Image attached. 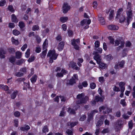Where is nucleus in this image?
I'll return each instance as SVG.
<instances>
[{
	"mask_svg": "<svg viewBox=\"0 0 135 135\" xmlns=\"http://www.w3.org/2000/svg\"><path fill=\"white\" fill-rule=\"evenodd\" d=\"M77 99L76 103L77 104H85L89 100V97L85 96L84 93L78 94L76 97Z\"/></svg>",
	"mask_w": 135,
	"mask_h": 135,
	"instance_id": "1",
	"label": "nucleus"
},
{
	"mask_svg": "<svg viewBox=\"0 0 135 135\" xmlns=\"http://www.w3.org/2000/svg\"><path fill=\"white\" fill-rule=\"evenodd\" d=\"M123 11V9L122 8H119L117 12L115 17L116 19H119L120 22L121 23L123 22L126 19L125 16L122 13Z\"/></svg>",
	"mask_w": 135,
	"mask_h": 135,
	"instance_id": "2",
	"label": "nucleus"
},
{
	"mask_svg": "<svg viewBox=\"0 0 135 135\" xmlns=\"http://www.w3.org/2000/svg\"><path fill=\"white\" fill-rule=\"evenodd\" d=\"M57 55L56 54L54 50H50L47 55V57H50L49 62L51 63L53 62V60L56 59Z\"/></svg>",
	"mask_w": 135,
	"mask_h": 135,
	"instance_id": "3",
	"label": "nucleus"
},
{
	"mask_svg": "<svg viewBox=\"0 0 135 135\" xmlns=\"http://www.w3.org/2000/svg\"><path fill=\"white\" fill-rule=\"evenodd\" d=\"M131 4L130 2L128 3V5L127 6V22L128 24H129V21L132 19V11L131 10Z\"/></svg>",
	"mask_w": 135,
	"mask_h": 135,
	"instance_id": "4",
	"label": "nucleus"
},
{
	"mask_svg": "<svg viewBox=\"0 0 135 135\" xmlns=\"http://www.w3.org/2000/svg\"><path fill=\"white\" fill-rule=\"evenodd\" d=\"M71 44L74 46V48L77 50H79L80 48L79 46L80 45V41L79 39L76 40L74 39L71 40Z\"/></svg>",
	"mask_w": 135,
	"mask_h": 135,
	"instance_id": "5",
	"label": "nucleus"
},
{
	"mask_svg": "<svg viewBox=\"0 0 135 135\" xmlns=\"http://www.w3.org/2000/svg\"><path fill=\"white\" fill-rule=\"evenodd\" d=\"M122 124L120 119L117 120L114 123V128L116 131H119L121 128Z\"/></svg>",
	"mask_w": 135,
	"mask_h": 135,
	"instance_id": "6",
	"label": "nucleus"
},
{
	"mask_svg": "<svg viewBox=\"0 0 135 135\" xmlns=\"http://www.w3.org/2000/svg\"><path fill=\"white\" fill-rule=\"evenodd\" d=\"M78 80V77L76 74L74 75L73 77L70 80L69 84L71 85H73L76 83V81Z\"/></svg>",
	"mask_w": 135,
	"mask_h": 135,
	"instance_id": "7",
	"label": "nucleus"
},
{
	"mask_svg": "<svg viewBox=\"0 0 135 135\" xmlns=\"http://www.w3.org/2000/svg\"><path fill=\"white\" fill-rule=\"evenodd\" d=\"M70 6H69L67 3H64L62 7L63 13H66L68 11L70 10Z\"/></svg>",
	"mask_w": 135,
	"mask_h": 135,
	"instance_id": "8",
	"label": "nucleus"
},
{
	"mask_svg": "<svg viewBox=\"0 0 135 135\" xmlns=\"http://www.w3.org/2000/svg\"><path fill=\"white\" fill-rule=\"evenodd\" d=\"M124 62V61H122L119 63L116 64L115 65L114 68L115 69H119L123 67Z\"/></svg>",
	"mask_w": 135,
	"mask_h": 135,
	"instance_id": "9",
	"label": "nucleus"
},
{
	"mask_svg": "<svg viewBox=\"0 0 135 135\" xmlns=\"http://www.w3.org/2000/svg\"><path fill=\"white\" fill-rule=\"evenodd\" d=\"M91 22L90 20H87L86 19H84L81 22V26H83L84 24L89 25Z\"/></svg>",
	"mask_w": 135,
	"mask_h": 135,
	"instance_id": "10",
	"label": "nucleus"
},
{
	"mask_svg": "<svg viewBox=\"0 0 135 135\" xmlns=\"http://www.w3.org/2000/svg\"><path fill=\"white\" fill-rule=\"evenodd\" d=\"M108 28L110 30H117L118 29V26L113 25H111L108 26Z\"/></svg>",
	"mask_w": 135,
	"mask_h": 135,
	"instance_id": "11",
	"label": "nucleus"
},
{
	"mask_svg": "<svg viewBox=\"0 0 135 135\" xmlns=\"http://www.w3.org/2000/svg\"><path fill=\"white\" fill-rule=\"evenodd\" d=\"M64 41H61L57 47V49L59 51L62 50L64 47Z\"/></svg>",
	"mask_w": 135,
	"mask_h": 135,
	"instance_id": "12",
	"label": "nucleus"
},
{
	"mask_svg": "<svg viewBox=\"0 0 135 135\" xmlns=\"http://www.w3.org/2000/svg\"><path fill=\"white\" fill-rule=\"evenodd\" d=\"M125 83L122 82H120L119 84V86L120 88V91H124L125 89L124 85Z\"/></svg>",
	"mask_w": 135,
	"mask_h": 135,
	"instance_id": "13",
	"label": "nucleus"
},
{
	"mask_svg": "<svg viewBox=\"0 0 135 135\" xmlns=\"http://www.w3.org/2000/svg\"><path fill=\"white\" fill-rule=\"evenodd\" d=\"M94 59L95 60L97 63L101 62L100 56L99 55H96L94 57Z\"/></svg>",
	"mask_w": 135,
	"mask_h": 135,
	"instance_id": "14",
	"label": "nucleus"
},
{
	"mask_svg": "<svg viewBox=\"0 0 135 135\" xmlns=\"http://www.w3.org/2000/svg\"><path fill=\"white\" fill-rule=\"evenodd\" d=\"M6 53V51H4L2 49L0 50V57L1 58H4L5 56L3 54H5Z\"/></svg>",
	"mask_w": 135,
	"mask_h": 135,
	"instance_id": "15",
	"label": "nucleus"
},
{
	"mask_svg": "<svg viewBox=\"0 0 135 135\" xmlns=\"http://www.w3.org/2000/svg\"><path fill=\"white\" fill-rule=\"evenodd\" d=\"M94 114V112H91L88 115V122H89L90 120L93 119Z\"/></svg>",
	"mask_w": 135,
	"mask_h": 135,
	"instance_id": "16",
	"label": "nucleus"
},
{
	"mask_svg": "<svg viewBox=\"0 0 135 135\" xmlns=\"http://www.w3.org/2000/svg\"><path fill=\"white\" fill-rule=\"evenodd\" d=\"M48 44V41L47 39H45L43 45V50H45L47 49Z\"/></svg>",
	"mask_w": 135,
	"mask_h": 135,
	"instance_id": "17",
	"label": "nucleus"
},
{
	"mask_svg": "<svg viewBox=\"0 0 135 135\" xmlns=\"http://www.w3.org/2000/svg\"><path fill=\"white\" fill-rule=\"evenodd\" d=\"M106 110L103 111V114H105L107 113H108L109 112H111L112 111V109L109 108L107 105V108L106 109Z\"/></svg>",
	"mask_w": 135,
	"mask_h": 135,
	"instance_id": "18",
	"label": "nucleus"
},
{
	"mask_svg": "<svg viewBox=\"0 0 135 135\" xmlns=\"http://www.w3.org/2000/svg\"><path fill=\"white\" fill-rule=\"evenodd\" d=\"M99 17V20L102 24L103 25L105 24V21L103 17H102L101 15H98Z\"/></svg>",
	"mask_w": 135,
	"mask_h": 135,
	"instance_id": "19",
	"label": "nucleus"
},
{
	"mask_svg": "<svg viewBox=\"0 0 135 135\" xmlns=\"http://www.w3.org/2000/svg\"><path fill=\"white\" fill-rule=\"evenodd\" d=\"M30 127L28 126H26L25 127H21L20 129L22 131H27L30 129Z\"/></svg>",
	"mask_w": 135,
	"mask_h": 135,
	"instance_id": "20",
	"label": "nucleus"
},
{
	"mask_svg": "<svg viewBox=\"0 0 135 135\" xmlns=\"http://www.w3.org/2000/svg\"><path fill=\"white\" fill-rule=\"evenodd\" d=\"M99 65V67L100 68L102 69H105L106 67V64L102 62L101 61L98 63Z\"/></svg>",
	"mask_w": 135,
	"mask_h": 135,
	"instance_id": "21",
	"label": "nucleus"
},
{
	"mask_svg": "<svg viewBox=\"0 0 135 135\" xmlns=\"http://www.w3.org/2000/svg\"><path fill=\"white\" fill-rule=\"evenodd\" d=\"M0 89L5 91H7L8 89V87L6 85H4L2 84H0Z\"/></svg>",
	"mask_w": 135,
	"mask_h": 135,
	"instance_id": "22",
	"label": "nucleus"
},
{
	"mask_svg": "<svg viewBox=\"0 0 135 135\" xmlns=\"http://www.w3.org/2000/svg\"><path fill=\"white\" fill-rule=\"evenodd\" d=\"M37 78V76L36 75H35L33 76L30 79L31 82L32 83H34L36 82Z\"/></svg>",
	"mask_w": 135,
	"mask_h": 135,
	"instance_id": "23",
	"label": "nucleus"
},
{
	"mask_svg": "<svg viewBox=\"0 0 135 135\" xmlns=\"http://www.w3.org/2000/svg\"><path fill=\"white\" fill-rule=\"evenodd\" d=\"M47 50V49L44 50L42 53L40 54V55L41 58H45Z\"/></svg>",
	"mask_w": 135,
	"mask_h": 135,
	"instance_id": "24",
	"label": "nucleus"
},
{
	"mask_svg": "<svg viewBox=\"0 0 135 135\" xmlns=\"http://www.w3.org/2000/svg\"><path fill=\"white\" fill-rule=\"evenodd\" d=\"M12 21L15 22L17 23L18 22V20L17 19L16 16L14 14L12 15Z\"/></svg>",
	"mask_w": 135,
	"mask_h": 135,
	"instance_id": "25",
	"label": "nucleus"
},
{
	"mask_svg": "<svg viewBox=\"0 0 135 135\" xmlns=\"http://www.w3.org/2000/svg\"><path fill=\"white\" fill-rule=\"evenodd\" d=\"M68 19V18L67 17H62L60 18V21L62 23H64L66 22Z\"/></svg>",
	"mask_w": 135,
	"mask_h": 135,
	"instance_id": "26",
	"label": "nucleus"
},
{
	"mask_svg": "<svg viewBox=\"0 0 135 135\" xmlns=\"http://www.w3.org/2000/svg\"><path fill=\"white\" fill-rule=\"evenodd\" d=\"M67 111L71 114H75L76 113L74 109L70 108H68Z\"/></svg>",
	"mask_w": 135,
	"mask_h": 135,
	"instance_id": "27",
	"label": "nucleus"
},
{
	"mask_svg": "<svg viewBox=\"0 0 135 135\" xmlns=\"http://www.w3.org/2000/svg\"><path fill=\"white\" fill-rule=\"evenodd\" d=\"M107 108V105H105L100 107L99 108V112H102V113L103 114V111H104V110L106 109Z\"/></svg>",
	"mask_w": 135,
	"mask_h": 135,
	"instance_id": "28",
	"label": "nucleus"
},
{
	"mask_svg": "<svg viewBox=\"0 0 135 135\" xmlns=\"http://www.w3.org/2000/svg\"><path fill=\"white\" fill-rule=\"evenodd\" d=\"M18 93V91L16 90V91L14 92L11 95V99H14L16 97Z\"/></svg>",
	"mask_w": 135,
	"mask_h": 135,
	"instance_id": "29",
	"label": "nucleus"
},
{
	"mask_svg": "<svg viewBox=\"0 0 135 135\" xmlns=\"http://www.w3.org/2000/svg\"><path fill=\"white\" fill-rule=\"evenodd\" d=\"M124 42L123 41H121L120 44L121 45L119 46L117 48V49L118 50H120L121 49H123L124 46Z\"/></svg>",
	"mask_w": 135,
	"mask_h": 135,
	"instance_id": "30",
	"label": "nucleus"
},
{
	"mask_svg": "<svg viewBox=\"0 0 135 135\" xmlns=\"http://www.w3.org/2000/svg\"><path fill=\"white\" fill-rule=\"evenodd\" d=\"M25 61V60H24L23 59H21L17 61L16 62V64L17 65H21Z\"/></svg>",
	"mask_w": 135,
	"mask_h": 135,
	"instance_id": "31",
	"label": "nucleus"
},
{
	"mask_svg": "<svg viewBox=\"0 0 135 135\" xmlns=\"http://www.w3.org/2000/svg\"><path fill=\"white\" fill-rule=\"evenodd\" d=\"M22 55L21 52L20 51H17L16 53V58L19 59L21 58Z\"/></svg>",
	"mask_w": 135,
	"mask_h": 135,
	"instance_id": "32",
	"label": "nucleus"
},
{
	"mask_svg": "<svg viewBox=\"0 0 135 135\" xmlns=\"http://www.w3.org/2000/svg\"><path fill=\"white\" fill-rule=\"evenodd\" d=\"M69 67H71L73 69L75 66H76V64L74 62H71L69 64Z\"/></svg>",
	"mask_w": 135,
	"mask_h": 135,
	"instance_id": "33",
	"label": "nucleus"
},
{
	"mask_svg": "<svg viewBox=\"0 0 135 135\" xmlns=\"http://www.w3.org/2000/svg\"><path fill=\"white\" fill-rule=\"evenodd\" d=\"M103 120H99L97 123V127H100L103 124Z\"/></svg>",
	"mask_w": 135,
	"mask_h": 135,
	"instance_id": "34",
	"label": "nucleus"
},
{
	"mask_svg": "<svg viewBox=\"0 0 135 135\" xmlns=\"http://www.w3.org/2000/svg\"><path fill=\"white\" fill-rule=\"evenodd\" d=\"M39 27L38 25H34L32 26V30L33 31L38 30L39 29Z\"/></svg>",
	"mask_w": 135,
	"mask_h": 135,
	"instance_id": "35",
	"label": "nucleus"
},
{
	"mask_svg": "<svg viewBox=\"0 0 135 135\" xmlns=\"http://www.w3.org/2000/svg\"><path fill=\"white\" fill-rule=\"evenodd\" d=\"M11 41L15 45H17L19 43L18 41L15 39L14 37H12V38Z\"/></svg>",
	"mask_w": 135,
	"mask_h": 135,
	"instance_id": "36",
	"label": "nucleus"
},
{
	"mask_svg": "<svg viewBox=\"0 0 135 135\" xmlns=\"http://www.w3.org/2000/svg\"><path fill=\"white\" fill-rule=\"evenodd\" d=\"M77 123L76 122L71 123L70 122H69L68 123V125L69 126H70L71 127H74L76 125Z\"/></svg>",
	"mask_w": 135,
	"mask_h": 135,
	"instance_id": "37",
	"label": "nucleus"
},
{
	"mask_svg": "<svg viewBox=\"0 0 135 135\" xmlns=\"http://www.w3.org/2000/svg\"><path fill=\"white\" fill-rule=\"evenodd\" d=\"M49 129L47 126H44L42 129V131L43 132L46 133V132H48Z\"/></svg>",
	"mask_w": 135,
	"mask_h": 135,
	"instance_id": "38",
	"label": "nucleus"
},
{
	"mask_svg": "<svg viewBox=\"0 0 135 135\" xmlns=\"http://www.w3.org/2000/svg\"><path fill=\"white\" fill-rule=\"evenodd\" d=\"M95 100L97 102L99 101L102 102L103 101L102 98L100 97L99 96H97L95 97Z\"/></svg>",
	"mask_w": 135,
	"mask_h": 135,
	"instance_id": "39",
	"label": "nucleus"
},
{
	"mask_svg": "<svg viewBox=\"0 0 135 135\" xmlns=\"http://www.w3.org/2000/svg\"><path fill=\"white\" fill-rule=\"evenodd\" d=\"M15 35L17 36L20 34V32L19 31L16 30H14L12 32Z\"/></svg>",
	"mask_w": 135,
	"mask_h": 135,
	"instance_id": "40",
	"label": "nucleus"
},
{
	"mask_svg": "<svg viewBox=\"0 0 135 135\" xmlns=\"http://www.w3.org/2000/svg\"><path fill=\"white\" fill-rule=\"evenodd\" d=\"M90 88L91 89H94L95 88L96 86V84L94 83H91L90 84Z\"/></svg>",
	"mask_w": 135,
	"mask_h": 135,
	"instance_id": "41",
	"label": "nucleus"
},
{
	"mask_svg": "<svg viewBox=\"0 0 135 135\" xmlns=\"http://www.w3.org/2000/svg\"><path fill=\"white\" fill-rule=\"evenodd\" d=\"M16 60V59L14 56H11L9 59L10 61L13 64Z\"/></svg>",
	"mask_w": 135,
	"mask_h": 135,
	"instance_id": "42",
	"label": "nucleus"
},
{
	"mask_svg": "<svg viewBox=\"0 0 135 135\" xmlns=\"http://www.w3.org/2000/svg\"><path fill=\"white\" fill-rule=\"evenodd\" d=\"M120 103L123 105L124 107L127 104L125 102V100L124 99H121L120 102Z\"/></svg>",
	"mask_w": 135,
	"mask_h": 135,
	"instance_id": "43",
	"label": "nucleus"
},
{
	"mask_svg": "<svg viewBox=\"0 0 135 135\" xmlns=\"http://www.w3.org/2000/svg\"><path fill=\"white\" fill-rule=\"evenodd\" d=\"M19 26L21 28H22L25 26L24 23L22 22H20L19 23Z\"/></svg>",
	"mask_w": 135,
	"mask_h": 135,
	"instance_id": "44",
	"label": "nucleus"
},
{
	"mask_svg": "<svg viewBox=\"0 0 135 135\" xmlns=\"http://www.w3.org/2000/svg\"><path fill=\"white\" fill-rule=\"evenodd\" d=\"M65 113V112H64V109L63 108L59 116L61 117H63L64 116Z\"/></svg>",
	"mask_w": 135,
	"mask_h": 135,
	"instance_id": "45",
	"label": "nucleus"
},
{
	"mask_svg": "<svg viewBox=\"0 0 135 135\" xmlns=\"http://www.w3.org/2000/svg\"><path fill=\"white\" fill-rule=\"evenodd\" d=\"M35 59V57L34 56H32L28 59V61L29 62H31L33 61Z\"/></svg>",
	"mask_w": 135,
	"mask_h": 135,
	"instance_id": "46",
	"label": "nucleus"
},
{
	"mask_svg": "<svg viewBox=\"0 0 135 135\" xmlns=\"http://www.w3.org/2000/svg\"><path fill=\"white\" fill-rule=\"evenodd\" d=\"M16 76L18 77H20L23 76V74L20 72L16 73Z\"/></svg>",
	"mask_w": 135,
	"mask_h": 135,
	"instance_id": "47",
	"label": "nucleus"
},
{
	"mask_svg": "<svg viewBox=\"0 0 135 135\" xmlns=\"http://www.w3.org/2000/svg\"><path fill=\"white\" fill-rule=\"evenodd\" d=\"M8 9L11 12H13L14 11V10L12 5H9L8 7Z\"/></svg>",
	"mask_w": 135,
	"mask_h": 135,
	"instance_id": "48",
	"label": "nucleus"
},
{
	"mask_svg": "<svg viewBox=\"0 0 135 135\" xmlns=\"http://www.w3.org/2000/svg\"><path fill=\"white\" fill-rule=\"evenodd\" d=\"M56 39L57 41H61L62 40V38L61 36L60 35H58L56 37Z\"/></svg>",
	"mask_w": 135,
	"mask_h": 135,
	"instance_id": "49",
	"label": "nucleus"
},
{
	"mask_svg": "<svg viewBox=\"0 0 135 135\" xmlns=\"http://www.w3.org/2000/svg\"><path fill=\"white\" fill-rule=\"evenodd\" d=\"M128 126L129 128L132 129L133 127V123L132 120L129 121L128 123Z\"/></svg>",
	"mask_w": 135,
	"mask_h": 135,
	"instance_id": "50",
	"label": "nucleus"
},
{
	"mask_svg": "<svg viewBox=\"0 0 135 135\" xmlns=\"http://www.w3.org/2000/svg\"><path fill=\"white\" fill-rule=\"evenodd\" d=\"M66 133L68 135H73V133L72 131L70 129H67L66 131Z\"/></svg>",
	"mask_w": 135,
	"mask_h": 135,
	"instance_id": "51",
	"label": "nucleus"
},
{
	"mask_svg": "<svg viewBox=\"0 0 135 135\" xmlns=\"http://www.w3.org/2000/svg\"><path fill=\"white\" fill-rule=\"evenodd\" d=\"M82 84L83 86L84 87H87L88 85L87 83V82L86 81H85L83 82L82 83Z\"/></svg>",
	"mask_w": 135,
	"mask_h": 135,
	"instance_id": "52",
	"label": "nucleus"
},
{
	"mask_svg": "<svg viewBox=\"0 0 135 135\" xmlns=\"http://www.w3.org/2000/svg\"><path fill=\"white\" fill-rule=\"evenodd\" d=\"M6 1L4 0H2L0 1V6H3L6 3Z\"/></svg>",
	"mask_w": 135,
	"mask_h": 135,
	"instance_id": "53",
	"label": "nucleus"
},
{
	"mask_svg": "<svg viewBox=\"0 0 135 135\" xmlns=\"http://www.w3.org/2000/svg\"><path fill=\"white\" fill-rule=\"evenodd\" d=\"M100 45V42L98 41H96L95 43V47H98Z\"/></svg>",
	"mask_w": 135,
	"mask_h": 135,
	"instance_id": "54",
	"label": "nucleus"
},
{
	"mask_svg": "<svg viewBox=\"0 0 135 135\" xmlns=\"http://www.w3.org/2000/svg\"><path fill=\"white\" fill-rule=\"evenodd\" d=\"M30 49H27L26 52V53L25 56L27 58H28L30 55Z\"/></svg>",
	"mask_w": 135,
	"mask_h": 135,
	"instance_id": "55",
	"label": "nucleus"
},
{
	"mask_svg": "<svg viewBox=\"0 0 135 135\" xmlns=\"http://www.w3.org/2000/svg\"><path fill=\"white\" fill-rule=\"evenodd\" d=\"M113 90L116 91H120V89L118 87H117L116 86H115L113 88Z\"/></svg>",
	"mask_w": 135,
	"mask_h": 135,
	"instance_id": "56",
	"label": "nucleus"
},
{
	"mask_svg": "<svg viewBox=\"0 0 135 135\" xmlns=\"http://www.w3.org/2000/svg\"><path fill=\"white\" fill-rule=\"evenodd\" d=\"M121 115L120 112L119 110L116 113L115 116L118 117H119Z\"/></svg>",
	"mask_w": 135,
	"mask_h": 135,
	"instance_id": "57",
	"label": "nucleus"
},
{
	"mask_svg": "<svg viewBox=\"0 0 135 135\" xmlns=\"http://www.w3.org/2000/svg\"><path fill=\"white\" fill-rule=\"evenodd\" d=\"M109 132V130L108 128H105L103 129V131H102V133L103 134L105 133H108Z\"/></svg>",
	"mask_w": 135,
	"mask_h": 135,
	"instance_id": "58",
	"label": "nucleus"
},
{
	"mask_svg": "<svg viewBox=\"0 0 135 135\" xmlns=\"http://www.w3.org/2000/svg\"><path fill=\"white\" fill-rule=\"evenodd\" d=\"M109 39L110 41V42L112 44H114V39L111 37H109Z\"/></svg>",
	"mask_w": 135,
	"mask_h": 135,
	"instance_id": "59",
	"label": "nucleus"
},
{
	"mask_svg": "<svg viewBox=\"0 0 135 135\" xmlns=\"http://www.w3.org/2000/svg\"><path fill=\"white\" fill-rule=\"evenodd\" d=\"M14 115L15 116L17 117H18L20 115V113L18 111L14 113Z\"/></svg>",
	"mask_w": 135,
	"mask_h": 135,
	"instance_id": "60",
	"label": "nucleus"
},
{
	"mask_svg": "<svg viewBox=\"0 0 135 135\" xmlns=\"http://www.w3.org/2000/svg\"><path fill=\"white\" fill-rule=\"evenodd\" d=\"M99 81L101 83H103L104 81V77L103 76L99 78Z\"/></svg>",
	"mask_w": 135,
	"mask_h": 135,
	"instance_id": "61",
	"label": "nucleus"
},
{
	"mask_svg": "<svg viewBox=\"0 0 135 135\" xmlns=\"http://www.w3.org/2000/svg\"><path fill=\"white\" fill-rule=\"evenodd\" d=\"M41 51V49L38 47H37L36 48V52L37 53H39Z\"/></svg>",
	"mask_w": 135,
	"mask_h": 135,
	"instance_id": "62",
	"label": "nucleus"
},
{
	"mask_svg": "<svg viewBox=\"0 0 135 135\" xmlns=\"http://www.w3.org/2000/svg\"><path fill=\"white\" fill-rule=\"evenodd\" d=\"M8 51L10 53H13L15 52V50L13 48H9L8 49Z\"/></svg>",
	"mask_w": 135,
	"mask_h": 135,
	"instance_id": "63",
	"label": "nucleus"
},
{
	"mask_svg": "<svg viewBox=\"0 0 135 135\" xmlns=\"http://www.w3.org/2000/svg\"><path fill=\"white\" fill-rule=\"evenodd\" d=\"M62 28L63 30L65 31L66 30L67 28V26L66 24H63L62 25Z\"/></svg>",
	"mask_w": 135,
	"mask_h": 135,
	"instance_id": "64",
	"label": "nucleus"
}]
</instances>
